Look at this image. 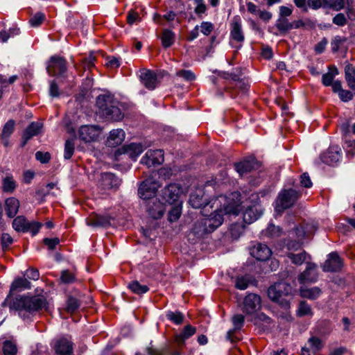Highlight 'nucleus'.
<instances>
[{"instance_id": "052dcab7", "label": "nucleus", "mask_w": 355, "mask_h": 355, "mask_svg": "<svg viewBox=\"0 0 355 355\" xmlns=\"http://www.w3.org/2000/svg\"><path fill=\"white\" fill-rule=\"evenodd\" d=\"M61 279L64 283L71 284L74 282V275L70 273L68 270H64L62 272Z\"/></svg>"}, {"instance_id": "ea45409f", "label": "nucleus", "mask_w": 355, "mask_h": 355, "mask_svg": "<svg viewBox=\"0 0 355 355\" xmlns=\"http://www.w3.org/2000/svg\"><path fill=\"white\" fill-rule=\"evenodd\" d=\"M276 28L283 33L292 29L291 22L285 17H279L275 24Z\"/></svg>"}, {"instance_id": "58836bf2", "label": "nucleus", "mask_w": 355, "mask_h": 355, "mask_svg": "<svg viewBox=\"0 0 355 355\" xmlns=\"http://www.w3.org/2000/svg\"><path fill=\"white\" fill-rule=\"evenodd\" d=\"M128 288L135 294L141 295L147 293L149 288L146 285L141 284L138 281L131 282L128 284Z\"/></svg>"}, {"instance_id": "49530a36", "label": "nucleus", "mask_w": 355, "mask_h": 355, "mask_svg": "<svg viewBox=\"0 0 355 355\" xmlns=\"http://www.w3.org/2000/svg\"><path fill=\"white\" fill-rule=\"evenodd\" d=\"M75 144L73 140H67L64 144V158L69 159L73 155Z\"/></svg>"}, {"instance_id": "4c0bfd02", "label": "nucleus", "mask_w": 355, "mask_h": 355, "mask_svg": "<svg viewBox=\"0 0 355 355\" xmlns=\"http://www.w3.org/2000/svg\"><path fill=\"white\" fill-rule=\"evenodd\" d=\"M28 222L24 216H17L13 220L12 227L17 232H26Z\"/></svg>"}, {"instance_id": "79ce46f5", "label": "nucleus", "mask_w": 355, "mask_h": 355, "mask_svg": "<svg viewBox=\"0 0 355 355\" xmlns=\"http://www.w3.org/2000/svg\"><path fill=\"white\" fill-rule=\"evenodd\" d=\"M166 316L168 320H171L175 324H181L184 319V315H183V313L178 311H168L166 312Z\"/></svg>"}, {"instance_id": "4d7b16f0", "label": "nucleus", "mask_w": 355, "mask_h": 355, "mask_svg": "<svg viewBox=\"0 0 355 355\" xmlns=\"http://www.w3.org/2000/svg\"><path fill=\"white\" fill-rule=\"evenodd\" d=\"M43 241L44 245H46L48 248L51 250H54L56 245H58L60 243V239L58 238H45Z\"/></svg>"}, {"instance_id": "6e6552de", "label": "nucleus", "mask_w": 355, "mask_h": 355, "mask_svg": "<svg viewBox=\"0 0 355 355\" xmlns=\"http://www.w3.org/2000/svg\"><path fill=\"white\" fill-rule=\"evenodd\" d=\"M46 70L51 76H62L67 71L66 60L59 55L51 57L47 63Z\"/></svg>"}, {"instance_id": "338daca9", "label": "nucleus", "mask_w": 355, "mask_h": 355, "mask_svg": "<svg viewBox=\"0 0 355 355\" xmlns=\"http://www.w3.org/2000/svg\"><path fill=\"white\" fill-rule=\"evenodd\" d=\"M338 96H339L340 98L343 101H345V102H347V101L352 100L353 98V94L351 92H349L348 90H344V89H343L342 91H340V92H339Z\"/></svg>"}, {"instance_id": "c756f323", "label": "nucleus", "mask_w": 355, "mask_h": 355, "mask_svg": "<svg viewBox=\"0 0 355 355\" xmlns=\"http://www.w3.org/2000/svg\"><path fill=\"white\" fill-rule=\"evenodd\" d=\"M17 187V182L12 175H7L2 178L1 189L3 192L12 193Z\"/></svg>"}, {"instance_id": "423d86ee", "label": "nucleus", "mask_w": 355, "mask_h": 355, "mask_svg": "<svg viewBox=\"0 0 355 355\" xmlns=\"http://www.w3.org/2000/svg\"><path fill=\"white\" fill-rule=\"evenodd\" d=\"M159 187L160 184L153 176H151L142 182L139 187L138 193L144 202L153 198H157L156 193Z\"/></svg>"}, {"instance_id": "603ef678", "label": "nucleus", "mask_w": 355, "mask_h": 355, "mask_svg": "<svg viewBox=\"0 0 355 355\" xmlns=\"http://www.w3.org/2000/svg\"><path fill=\"white\" fill-rule=\"evenodd\" d=\"M45 15L42 12H37L29 20V23L33 27L40 26L44 20Z\"/></svg>"}, {"instance_id": "72a5a7b5", "label": "nucleus", "mask_w": 355, "mask_h": 355, "mask_svg": "<svg viewBox=\"0 0 355 355\" xmlns=\"http://www.w3.org/2000/svg\"><path fill=\"white\" fill-rule=\"evenodd\" d=\"M175 39V34L169 29H164L161 36L162 44L164 48H168L171 46Z\"/></svg>"}, {"instance_id": "4468645a", "label": "nucleus", "mask_w": 355, "mask_h": 355, "mask_svg": "<svg viewBox=\"0 0 355 355\" xmlns=\"http://www.w3.org/2000/svg\"><path fill=\"white\" fill-rule=\"evenodd\" d=\"M182 189L178 184H170L162 190L163 198L169 204L178 203Z\"/></svg>"}, {"instance_id": "cd10ccee", "label": "nucleus", "mask_w": 355, "mask_h": 355, "mask_svg": "<svg viewBox=\"0 0 355 355\" xmlns=\"http://www.w3.org/2000/svg\"><path fill=\"white\" fill-rule=\"evenodd\" d=\"M232 320L234 324V329L227 331L226 338L233 343L235 340L232 337V335L236 330H239L242 328L244 324L245 318L241 314H236L233 316Z\"/></svg>"}, {"instance_id": "3c124183", "label": "nucleus", "mask_w": 355, "mask_h": 355, "mask_svg": "<svg viewBox=\"0 0 355 355\" xmlns=\"http://www.w3.org/2000/svg\"><path fill=\"white\" fill-rule=\"evenodd\" d=\"M176 76L182 78L187 81H191L195 80L196 76L191 70H180L176 72Z\"/></svg>"}, {"instance_id": "f8f14e48", "label": "nucleus", "mask_w": 355, "mask_h": 355, "mask_svg": "<svg viewBox=\"0 0 355 355\" xmlns=\"http://www.w3.org/2000/svg\"><path fill=\"white\" fill-rule=\"evenodd\" d=\"M343 265L342 259L336 252H333L328 254L322 268L324 272H337L342 268Z\"/></svg>"}, {"instance_id": "2f4dec72", "label": "nucleus", "mask_w": 355, "mask_h": 355, "mask_svg": "<svg viewBox=\"0 0 355 355\" xmlns=\"http://www.w3.org/2000/svg\"><path fill=\"white\" fill-rule=\"evenodd\" d=\"M87 224L92 227H105L110 224V218L103 216H94L87 220Z\"/></svg>"}, {"instance_id": "b1692460", "label": "nucleus", "mask_w": 355, "mask_h": 355, "mask_svg": "<svg viewBox=\"0 0 355 355\" xmlns=\"http://www.w3.org/2000/svg\"><path fill=\"white\" fill-rule=\"evenodd\" d=\"M125 139V132L122 129L112 130L107 140V144L110 147H116L120 145Z\"/></svg>"}, {"instance_id": "e2e57ef3", "label": "nucleus", "mask_w": 355, "mask_h": 355, "mask_svg": "<svg viewBox=\"0 0 355 355\" xmlns=\"http://www.w3.org/2000/svg\"><path fill=\"white\" fill-rule=\"evenodd\" d=\"M24 276H26L30 279L37 280L40 277V273L38 270L30 268L26 271Z\"/></svg>"}, {"instance_id": "774afa93", "label": "nucleus", "mask_w": 355, "mask_h": 355, "mask_svg": "<svg viewBox=\"0 0 355 355\" xmlns=\"http://www.w3.org/2000/svg\"><path fill=\"white\" fill-rule=\"evenodd\" d=\"M345 79L348 86L353 90H355V76L348 71H345Z\"/></svg>"}, {"instance_id": "aec40b11", "label": "nucleus", "mask_w": 355, "mask_h": 355, "mask_svg": "<svg viewBox=\"0 0 355 355\" xmlns=\"http://www.w3.org/2000/svg\"><path fill=\"white\" fill-rule=\"evenodd\" d=\"M120 184V180L111 173H105L101 175L100 187L104 190L116 188Z\"/></svg>"}, {"instance_id": "5fc2aeb1", "label": "nucleus", "mask_w": 355, "mask_h": 355, "mask_svg": "<svg viewBox=\"0 0 355 355\" xmlns=\"http://www.w3.org/2000/svg\"><path fill=\"white\" fill-rule=\"evenodd\" d=\"M200 31L205 35H209L214 30V24L209 21H203L200 24Z\"/></svg>"}, {"instance_id": "bb28decb", "label": "nucleus", "mask_w": 355, "mask_h": 355, "mask_svg": "<svg viewBox=\"0 0 355 355\" xmlns=\"http://www.w3.org/2000/svg\"><path fill=\"white\" fill-rule=\"evenodd\" d=\"M287 257L293 264L302 265L304 262H307L310 259V256L303 250H300L298 252H288Z\"/></svg>"}, {"instance_id": "0e129e2a", "label": "nucleus", "mask_w": 355, "mask_h": 355, "mask_svg": "<svg viewBox=\"0 0 355 355\" xmlns=\"http://www.w3.org/2000/svg\"><path fill=\"white\" fill-rule=\"evenodd\" d=\"M300 183L302 187L306 188H310L312 186V182L307 173H304L301 175Z\"/></svg>"}, {"instance_id": "6e6d98bb", "label": "nucleus", "mask_w": 355, "mask_h": 355, "mask_svg": "<svg viewBox=\"0 0 355 355\" xmlns=\"http://www.w3.org/2000/svg\"><path fill=\"white\" fill-rule=\"evenodd\" d=\"M42 227V223L36 221L28 222L26 232H31L33 235H35Z\"/></svg>"}, {"instance_id": "c85d7f7f", "label": "nucleus", "mask_w": 355, "mask_h": 355, "mask_svg": "<svg viewBox=\"0 0 355 355\" xmlns=\"http://www.w3.org/2000/svg\"><path fill=\"white\" fill-rule=\"evenodd\" d=\"M19 207V202L17 198L11 197L6 199L5 209L10 218H13L17 214Z\"/></svg>"}, {"instance_id": "7ed1b4c3", "label": "nucleus", "mask_w": 355, "mask_h": 355, "mask_svg": "<svg viewBox=\"0 0 355 355\" xmlns=\"http://www.w3.org/2000/svg\"><path fill=\"white\" fill-rule=\"evenodd\" d=\"M46 300L42 296L16 297L10 304V309L19 311L21 315L22 311L29 313L42 310L46 306Z\"/></svg>"}, {"instance_id": "9d476101", "label": "nucleus", "mask_w": 355, "mask_h": 355, "mask_svg": "<svg viewBox=\"0 0 355 355\" xmlns=\"http://www.w3.org/2000/svg\"><path fill=\"white\" fill-rule=\"evenodd\" d=\"M261 306L260 296L254 293H248L243 299L242 311L247 315H252L257 312Z\"/></svg>"}, {"instance_id": "1a4fd4ad", "label": "nucleus", "mask_w": 355, "mask_h": 355, "mask_svg": "<svg viewBox=\"0 0 355 355\" xmlns=\"http://www.w3.org/2000/svg\"><path fill=\"white\" fill-rule=\"evenodd\" d=\"M101 129L98 125H84L78 130L79 138L85 143L97 141L101 135Z\"/></svg>"}, {"instance_id": "0eeeda50", "label": "nucleus", "mask_w": 355, "mask_h": 355, "mask_svg": "<svg viewBox=\"0 0 355 355\" xmlns=\"http://www.w3.org/2000/svg\"><path fill=\"white\" fill-rule=\"evenodd\" d=\"M146 213L153 219L162 218L165 212V205L157 198H153L142 203Z\"/></svg>"}, {"instance_id": "864d4df0", "label": "nucleus", "mask_w": 355, "mask_h": 355, "mask_svg": "<svg viewBox=\"0 0 355 355\" xmlns=\"http://www.w3.org/2000/svg\"><path fill=\"white\" fill-rule=\"evenodd\" d=\"M297 314L300 316H304L311 314V306L305 302H301L297 310Z\"/></svg>"}, {"instance_id": "8fccbe9b", "label": "nucleus", "mask_w": 355, "mask_h": 355, "mask_svg": "<svg viewBox=\"0 0 355 355\" xmlns=\"http://www.w3.org/2000/svg\"><path fill=\"white\" fill-rule=\"evenodd\" d=\"M250 284V279L247 277H237L235 280V287L239 290L246 289Z\"/></svg>"}, {"instance_id": "7c9ffc66", "label": "nucleus", "mask_w": 355, "mask_h": 355, "mask_svg": "<svg viewBox=\"0 0 355 355\" xmlns=\"http://www.w3.org/2000/svg\"><path fill=\"white\" fill-rule=\"evenodd\" d=\"M31 288V283L25 277L16 278L10 286V293L15 291H22Z\"/></svg>"}, {"instance_id": "a878e982", "label": "nucleus", "mask_w": 355, "mask_h": 355, "mask_svg": "<svg viewBox=\"0 0 355 355\" xmlns=\"http://www.w3.org/2000/svg\"><path fill=\"white\" fill-rule=\"evenodd\" d=\"M196 328L190 324L186 325L182 332L175 336V343L179 347L183 345L187 339L194 335Z\"/></svg>"}, {"instance_id": "f257e3e1", "label": "nucleus", "mask_w": 355, "mask_h": 355, "mask_svg": "<svg viewBox=\"0 0 355 355\" xmlns=\"http://www.w3.org/2000/svg\"><path fill=\"white\" fill-rule=\"evenodd\" d=\"M237 196L236 193H232V198L230 199L229 197L220 195L211 199L210 207L214 209V213L195 224L194 233L202 235L211 232L223 223L224 214L238 215L239 202V201H232L234 198Z\"/></svg>"}, {"instance_id": "dca6fc26", "label": "nucleus", "mask_w": 355, "mask_h": 355, "mask_svg": "<svg viewBox=\"0 0 355 355\" xmlns=\"http://www.w3.org/2000/svg\"><path fill=\"white\" fill-rule=\"evenodd\" d=\"M318 279L317 265L309 261L306 262V267L298 277L300 284L306 282L313 283Z\"/></svg>"}, {"instance_id": "f704fd0d", "label": "nucleus", "mask_w": 355, "mask_h": 355, "mask_svg": "<svg viewBox=\"0 0 355 355\" xmlns=\"http://www.w3.org/2000/svg\"><path fill=\"white\" fill-rule=\"evenodd\" d=\"M321 293V289L317 286L300 289V295L302 297L308 298L310 300L317 299L320 295Z\"/></svg>"}, {"instance_id": "bf43d9fd", "label": "nucleus", "mask_w": 355, "mask_h": 355, "mask_svg": "<svg viewBox=\"0 0 355 355\" xmlns=\"http://www.w3.org/2000/svg\"><path fill=\"white\" fill-rule=\"evenodd\" d=\"M333 23L340 26H343L347 23V19L344 14L338 13L333 18Z\"/></svg>"}, {"instance_id": "c03bdc74", "label": "nucleus", "mask_w": 355, "mask_h": 355, "mask_svg": "<svg viewBox=\"0 0 355 355\" xmlns=\"http://www.w3.org/2000/svg\"><path fill=\"white\" fill-rule=\"evenodd\" d=\"M15 122L14 120H8L3 127L1 134V138H9L15 130Z\"/></svg>"}, {"instance_id": "393cba45", "label": "nucleus", "mask_w": 355, "mask_h": 355, "mask_svg": "<svg viewBox=\"0 0 355 355\" xmlns=\"http://www.w3.org/2000/svg\"><path fill=\"white\" fill-rule=\"evenodd\" d=\"M144 146L141 144L132 143L124 146L122 148L123 153L127 154L131 159L135 160L137 157L144 151Z\"/></svg>"}, {"instance_id": "f03ea898", "label": "nucleus", "mask_w": 355, "mask_h": 355, "mask_svg": "<svg viewBox=\"0 0 355 355\" xmlns=\"http://www.w3.org/2000/svg\"><path fill=\"white\" fill-rule=\"evenodd\" d=\"M96 103L99 114L106 120L119 121L123 119L124 115L119 107V103L113 95H99Z\"/></svg>"}, {"instance_id": "a19ab883", "label": "nucleus", "mask_w": 355, "mask_h": 355, "mask_svg": "<svg viewBox=\"0 0 355 355\" xmlns=\"http://www.w3.org/2000/svg\"><path fill=\"white\" fill-rule=\"evenodd\" d=\"M80 305V301L77 298L69 296L67 300L66 311L68 313H73L79 309Z\"/></svg>"}, {"instance_id": "de8ad7c7", "label": "nucleus", "mask_w": 355, "mask_h": 355, "mask_svg": "<svg viewBox=\"0 0 355 355\" xmlns=\"http://www.w3.org/2000/svg\"><path fill=\"white\" fill-rule=\"evenodd\" d=\"M17 352V346L10 340H6L3 345V352L4 355H15Z\"/></svg>"}, {"instance_id": "69168bd1", "label": "nucleus", "mask_w": 355, "mask_h": 355, "mask_svg": "<svg viewBox=\"0 0 355 355\" xmlns=\"http://www.w3.org/2000/svg\"><path fill=\"white\" fill-rule=\"evenodd\" d=\"M49 94L52 97H58L60 94L58 85L54 80L50 83Z\"/></svg>"}, {"instance_id": "680f3d73", "label": "nucleus", "mask_w": 355, "mask_h": 355, "mask_svg": "<svg viewBox=\"0 0 355 355\" xmlns=\"http://www.w3.org/2000/svg\"><path fill=\"white\" fill-rule=\"evenodd\" d=\"M19 30L14 29V30H9L8 32H0V41L3 42H6L8 41V40L14 34L17 35L18 34Z\"/></svg>"}, {"instance_id": "f3484780", "label": "nucleus", "mask_w": 355, "mask_h": 355, "mask_svg": "<svg viewBox=\"0 0 355 355\" xmlns=\"http://www.w3.org/2000/svg\"><path fill=\"white\" fill-rule=\"evenodd\" d=\"M230 37L237 42H242L244 41L245 37L242 30L241 19L239 16L233 17L230 23Z\"/></svg>"}, {"instance_id": "09e8293b", "label": "nucleus", "mask_w": 355, "mask_h": 355, "mask_svg": "<svg viewBox=\"0 0 355 355\" xmlns=\"http://www.w3.org/2000/svg\"><path fill=\"white\" fill-rule=\"evenodd\" d=\"M309 344L310 345L311 349L313 353H316L320 351L322 347L323 344L322 340L317 337H311L308 340Z\"/></svg>"}, {"instance_id": "20e7f679", "label": "nucleus", "mask_w": 355, "mask_h": 355, "mask_svg": "<svg viewBox=\"0 0 355 355\" xmlns=\"http://www.w3.org/2000/svg\"><path fill=\"white\" fill-rule=\"evenodd\" d=\"M293 292V289L290 284L285 282H280L269 287L268 296L271 300L287 306Z\"/></svg>"}, {"instance_id": "ddd939ff", "label": "nucleus", "mask_w": 355, "mask_h": 355, "mask_svg": "<svg viewBox=\"0 0 355 355\" xmlns=\"http://www.w3.org/2000/svg\"><path fill=\"white\" fill-rule=\"evenodd\" d=\"M164 162V153L162 150H149L141 160V163L150 167L159 165Z\"/></svg>"}, {"instance_id": "a211bd4d", "label": "nucleus", "mask_w": 355, "mask_h": 355, "mask_svg": "<svg viewBox=\"0 0 355 355\" xmlns=\"http://www.w3.org/2000/svg\"><path fill=\"white\" fill-rule=\"evenodd\" d=\"M250 254L259 261H266L272 254L271 250L263 243H257L250 248Z\"/></svg>"}, {"instance_id": "c9c22d12", "label": "nucleus", "mask_w": 355, "mask_h": 355, "mask_svg": "<svg viewBox=\"0 0 355 355\" xmlns=\"http://www.w3.org/2000/svg\"><path fill=\"white\" fill-rule=\"evenodd\" d=\"M338 74V70L335 66L329 67V71L323 74L322 77V83L324 86H330L333 82L334 77Z\"/></svg>"}, {"instance_id": "6ab92c4d", "label": "nucleus", "mask_w": 355, "mask_h": 355, "mask_svg": "<svg viewBox=\"0 0 355 355\" xmlns=\"http://www.w3.org/2000/svg\"><path fill=\"white\" fill-rule=\"evenodd\" d=\"M262 213V209L259 205L250 206L243 213V221L247 224H250L257 220L261 216Z\"/></svg>"}, {"instance_id": "473e14b6", "label": "nucleus", "mask_w": 355, "mask_h": 355, "mask_svg": "<svg viewBox=\"0 0 355 355\" xmlns=\"http://www.w3.org/2000/svg\"><path fill=\"white\" fill-rule=\"evenodd\" d=\"M234 167L238 173L243 176L250 173L254 168L253 162L250 160H243L241 162L236 163Z\"/></svg>"}, {"instance_id": "2eb2a0df", "label": "nucleus", "mask_w": 355, "mask_h": 355, "mask_svg": "<svg viewBox=\"0 0 355 355\" xmlns=\"http://www.w3.org/2000/svg\"><path fill=\"white\" fill-rule=\"evenodd\" d=\"M341 154V148L338 146H331L320 155V159L324 164L334 165L340 159Z\"/></svg>"}, {"instance_id": "13d9d810", "label": "nucleus", "mask_w": 355, "mask_h": 355, "mask_svg": "<svg viewBox=\"0 0 355 355\" xmlns=\"http://www.w3.org/2000/svg\"><path fill=\"white\" fill-rule=\"evenodd\" d=\"M35 158L37 160L40 161L42 164H45L49 162L51 158V155L49 153H43L41 151H37L35 153Z\"/></svg>"}, {"instance_id": "4be33fe9", "label": "nucleus", "mask_w": 355, "mask_h": 355, "mask_svg": "<svg viewBox=\"0 0 355 355\" xmlns=\"http://www.w3.org/2000/svg\"><path fill=\"white\" fill-rule=\"evenodd\" d=\"M140 78L144 86L148 89H154L156 87L157 76L152 71L142 69Z\"/></svg>"}, {"instance_id": "37998d69", "label": "nucleus", "mask_w": 355, "mask_h": 355, "mask_svg": "<svg viewBox=\"0 0 355 355\" xmlns=\"http://www.w3.org/2000/svg\"><path fill=\"white\" fill-rule=\"evenodd\" d=\"M168 213V220L171 222L176 221L181 216L182 213V202L175 203Z\"/></svg>"}, {"instance_id": "39448f33", "label": "nucleus", "mask_w": 355, "mask_h": 355, "mask_svg": "<svg viewBox=\"0 0 355 355\" xmlns=\"http://www.w3.org/2000/svg\"><path fill=\"white\" fill-rule=\"evenodd\" d=\"M300 193L295 189H285L282 191L276 200L275 211L281 213L284 209L292 207L297 201Z\"/></svg>"}, {"instance_id": "a18cd8bd", "label": "nucleus", "mask_w": 355, "mask_h": 355, "mask_svg": "<svg viewBox=\"0 0 355 355\" xmlns=\"http://www.w3.org/2000/svg\"><path fill=\"white\" fill-rule=\"evenodd\" d=\"M245 229V225L240 223H235L230 227V231L232 238L237 239L241 234H243Z\"/></svg>"}, {"instance_id": "e433bc0d", "label": "nucleus", "mask_w": 355, "mask_h": 355, "mask_svg": "<svg viewBox=\"0 0 355 355\" xmlns=\"http://www.w3.org/2000/svg\"><path fill=\"white\" fill-rule=\"evenodd\" d=\"M262 234L270 238L279 237L282 234V229L273 224H269L268 227L262 232Z\"/></svg>"}, {"instance_id": "5701e85b", "label": "nucleus", "mask_w": 355, "mask_h": 355, "mask_svg": "<svg viewBox=\"0 0 355 355\" xmlns=\"http://www.w3.org/2000/svg\"><path fill=\"white\" fill-rule=\"evenodd\" d=\"M42 128V123L38 122H32L24 132L21 146H24L29 139L38 135L41 131Z\"/></svg>"}, {"instance_id": "412c9836", "label": "nucleus", "mask_w": 355, "mask_h": 355, "mask_svg": "<svg viewBox=\"0 0 355 355\" xmlns=\"http://www.w3.org/2000/svg\"><path fill=\"white\" fill-rule=\"evenodd\" d=\"M54 349L58 355H71L73 352V345L70 340L60 338L55 343Z\"/></svg>"}, {"instance_id": "9b49d317", "label": "nucleus", "mask_w": 355, "mask_h": 355, "mask_svg": "<svg viewBox=\"0 0 355 355\" xmlns=\"http://www.w3.org/2000/svg\"><path fill=\"white\" fill-rule=\"evenodd\" d=\"M205 192L203 188H197L190 195L189 203L195 209H200L203 207L207 208L208 206L211 207L210 201L207 202L204 198Z\"/></svg>"}]
</instances>
